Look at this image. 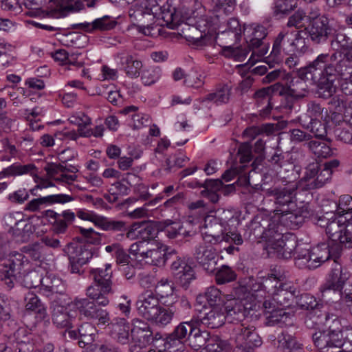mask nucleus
Returning a JSON list of instances; mask_svg holds the SVG:
<instances>
[{
	"label": "nucleus",
	"mask_w": 352,
	"mask_h": 352,
	"mask_svg": "<svg viewBox=\"0 0 352 352\" xmlns=\"http://www.w3.org/2000/svg\"><path fill=\"white\" fill-rule=\"evenodd\" d=\"M135 306L138 315L150 321L157 316L160 300L153 292L146 291L139 295Z\"/></svg>",
	"instance_id": "nucleus-20"
},
{
	"label": "nucleus",
	"mask_w": 352,
	"mask_h": 352,
	"mask_svg": "<svg viewBox=\"0 0 352 352\" xmlns=\"http://www.w3.org/2000/svg\"><path fill=\"white\" fill-rule=\"evenodd\" d=\"M252 229H259L261 236L267 240L269 248L273 250L278 258L289 259L297 251L298 245L296 236L292 233L282 234L279 232L280 226L268 221H263V224L254 222Z\"/></svg>",
	"instance_id": "nucleus-4"
},
{
	"label": "nucleus",
	"mask_w": 352,
	"mask_h": 352,
	"mask_svg": "<svg viewBox=\"0 0 352 352\" xmlns=\"http://www.w3.org/2000/svg\"><path fill=\"white\" fill-rule=\"evenodd\" d=\"M165 224L164 233L170 239H176L180 236L183 238L192 237L197 233L190 221L181 223L167 220L165 221Z\"/></svg>",
	"instance_id": "nucleus-30"
},
{
	"label": "nucleus",
	"mask_w": 352,
	"mask_h": 352,
	"mask_svg": "<svg viewBox=\"0 0 352 352\" xmlns=\"http://www.w3.org/2000/svg\"><path fill=\"white\" fill-rule=\"evenodd\" d=\"M308 148L318 158H328L335 155V148H332L324 142L311 140L307 143Z\"/></svg>",
	"instance_id": "nucleus-47"
},
{
	"label": "nucleus",
	"mask_w": 352,
	"mask_h": 352,
	"mask_svg": "<svg viewBox=\"0 0 352 352\" xmlns=\"http://www.w3.org/2000/svg\"><path fill=\"white\" fill-rule=\"evenodd\" d=\"M182 324L187 329L186 342L194 350H199L202 346H205L212 337L208 331H202L198 328L199 320L197 319L182 322Z\"/></svg>",
	"instance_id": "nucleus-24"
},
{
	"label": "nucleus",
	"mask_w": 352,
	"mask_h": 352,
	"mask_svg": "<svg viewBox=\"0 0 352 352\" xmlns=\"http://www.w3.org/2000/svg\"><path fill=\"white\" fill-rule=\"evenodd\" d=\"M173 292L174 287L166 278H162L155 285V295L160 298V300L172 296Z\"/></svg>",
	"instance_id": "nucleus-62"
},
{
	"label": "nucleus",
	"mask_w": 352,
	"mask_h": 352,
	"mask_svg": "<svg viewBox=\"0 0 352 352\" xmlns=\"http://www.w3.org/2000/svg\"><path fill=\"white\" fill-rule=\"evenodd\" d=\"M16 346L0 344V352H33L34 344L32 335L24 328L19 329L14 334Z\"/></svg>",
	"instance_id": "nucleus-28"
},
{
	"label": "nucleus",
	"mask_w": 352,
	"mask_h": 352,
	"mask_svg": "<svg viewBox=\"0 0 352 352\" xmlns=\"http://www.w3.org/2000/svg\"><path fill=\"white\" fill-rule=\"evenodd\" d=\"M323 305L308 311L305 324L309 329H316L322 325L328 329L312 335L314 345L320 352H328L332 348H340L349 343L352 346V328L343 326L339 317L323 310Z\"/></svg>",
	"instance_id": "nucleus-1"
},
{
	"label": "nucleus",
	"mask_w": 352,
	"mask_h": 352,
	"mask_svg": "<svg viewBox=\"0 0 352 352\" xmlns=\"http://www.w3.org/2000/svg\"><path fill=\"white\" fill-rule=\"evenodd\" d=\"M186 336L187 329L182 322L165 339L160 335L159 343L162 344L167 352H184Z\"/></svg>",
	"instance_id": "nucleus-25"
},
{
	"label": "nucleus",
	"mask_w": 352,
	"mask_h": 352,
	"mask_svg": "<svg viewBox=\"0 0 352 352\" xmlns=\"http://www.w3.org/2000/svg\"><path fill=\"white\" fill-rule=\"evenodd\" d=\"M98 227L104 231L111 232H126L129 229L125 221L120 220H114L103 216L101 217Z\"/></svg>",
	"instance_id": "nucleus-53"
},
{
	"label": "nucleus",
	"mask_w": 352,
	"mask_h": 352,
	"mask_svg": "<svg viewBox=\"0 0 352 352\" xmlns=\"http://www.w3.org/2000/svg\"><path fill=\"white\" fill-rule=\"evenodd\" d=\"M162 75V69L159 67H150L143 71L141 80L144 85H151L159 80Z\"/></svg>",
	"instance_id": "nucleus-60"
},
{
	"label": "nucleus",
	"mask_w": 352,
	"mask_h": 352,
	"mask_svg": "<svg viewBox=\"0 0 352 352\" xmlns=\"http://www.w3.org/2000/svg\"><path fill=\"white\" fill-rule=\"evenodd\" d=\"M136 9L133 14H130L131 16L134 15L135 18L144 16V15H153V17L160 16L167 23L173 22L175 21V13L169 8L166 9L164 7L160 6L157 0H139L135 3Z\"/></svg>",
	"instance_id": "nucleus-16"
},
{
	"label": "nucleus",
	"mask_w": 352,
	"mask_h": 352,
	"mask_svg": "<svg viewBox=\"0 0 352 352\" xmlns=\"http://www.w3.org/2000/svg\"><path fill=\"white\" fill-rule=\"evenodd\" d=\"M340 165V161L334 159L320 165L316 162L309 164L305 170L302 180L306 182L309 190L320 188L328 183L336 168Z\"/></svg>",
	"instance_id": "nucleus-9"
},
{
	"label": "nucleus",
	"mask_w": 352,
	"mask_h": 352,
	"mask_svg": "<svg viewBox=\"0 0 352 352\" xmlns=\"http://www.w3.org/2000/svg\"><path fill=\"white\" fill-rule=\"evenodd\" d=\"M346 224L337 219L334 214V217L329 222L326 232L330 240L332 242H338L342 245V241L346 237Z\"/></svg>",
	"instance_id": "nucleus-36"
},
{
	"label": "nucleus",
	"mask_w": 352,
	"mask_h": 352,
	"mask_svg": "<svg viewBox=\"0 0 352 352\" xmlns=\"http://www.w3.org/2000/svg\"><path fill=\"white\" fill-rule=\"evenodd\" d=\"M96 332V328L89 322H85L80 325L78 329L79 346L85 347L86 345L91 344L95 340Z\"/></svg>",
	"instance_id": "nucleus-49"
},
{
	"label": "nucleus",
	"mask_w": 352,
	"mask_h": 352,
	"mask_svg": "<svg viewBox=\"0 0 352 352\" xmlns=\"http://www.w3.org/2000/svg\"><path fill=\"white\" fill-rule=\"evenodd\" d=\"M294 30L284 29L275 38L272 50L267 58L270 61L278 63L282 59V53L290 54L293 52Z\"/></svg>",
	"instance_id": "nucleus-21"
},
{
	"label": "nucleus",
	"mask_w": 352,
	"mask_h": 352,
	"mask_svg": "<svg viewBox=\"0 0 352 352\" xmlns=\"http://www.w3.org/2000/svg\"><path fill=\"white\" fill-rule=\"evenodd\" d=\"M234 271L228 265H222L216 272V281L218 284H225L236 278Z\"/></svg>",
	"instance_id": "nucleus-63"
},
{
	"label": "nucleus",
	"mask_w": 352,
	"mask_h": 352,
	"mask_svg": "<svg viewBox=\"0 0 352 352\" xmlns=\"http://www.w3.org/2000/svg\"><path fill=\"white\" fill-rule=\"evenodd\" d=\"M57 6L64 10L78 12L85 8H94L96 0H55Z\"/></svg>",
	"instance_id": "nucleus-45"
},
{
	"label": "nucleus",
	"mask_w": 352,
	"mask_h": 352,
	"mask_svg": "<svg viewBox=\"0 0 352 352\" xmlns=\"http://www.w3.org/2000/svg\"><path fill=\"white\" fill-rule=\"evenodd\" d=\"M157 230L155 226L147 222H135L129 228L126 236L130 239H140V241H148L156 237Z\"/></svg>",
	"instance_id": "nucleus-29"
},
{
	"label": "nucleus",
	"mask_w": 352,
	"mask_h": 352,
	"mask_svg": "<svg viewBox=\"0 0 352 352\" xmlns=\"http://www.w3.org/2000/svg\"><path fill=\"white\" fill-rule=\"evenodd\" d=\"M25 301L26 310L35 312L41 320L47 318L46 307L35 294L28 292L25 294Z\"/></svg>",
	"instance_id": "nucleus-42"
},
{
	"label": "nucleus",
	"mask_w": 352,
	"mask_h": 352,
	"mask_svg": "<svg viewBox=\"0 0 352 352\" xmlns=\"http://www.w3.org/2000/svg\"><path fill=\"white\" fill-rule=\"evenodd\" d=\"M239 214L235 210H218L215 215L204 218L202 238L205 242L218 244L222 241L241 245L250 238V234L242 235L238 230L241 224Z\"/></svg>",
	"instance_id": "nucleus-2"
},
{
	"label": "nucleus",
	"mask_w": 352,
	"mask_h": 352,
	"mask_svg": "<svg viewBox=\"0 0 352 352\" xmlns=\"http://www.w3.org/2000/svg\"><path fill=\"white\" fill-rule=\"evenodd\" d=\"M68 121L69 123L78 126V131L80 133V130H85V127L91 124V118L85 113L79 111L71 115Z\"/></svg>",
	"instance_id": "nucleus-64"
},
{
	"label": "nucleus",
	"mask_w": 352,
	"mask_h": 352,
	"mask_svg": "<svg viewBox=\"0 0 352 352\" xmlns=\"http://www.w3.org/2000/svg\"><path fill=\"white\" fill-rule=\"evenodd\" d=\"M235 352H254L262 345L263 341L254 326L239 323L233 329Z\"/></svg>",
	"instance_id": "nucleus-12"
},
{
	"label": "nucleus",
	"mask_w": 352,
	"mask_h": 352,
	"mask_svg": "<svg viewBox=\"0 0 352 352\" xmlns=\"http://www.w3.org/2000/svg\"><path fill=\"white\" fill-rule=\"evenodd\" d=\"M232 295L234 298L226 302L223 309L226 317L230 322L242 321L250 314V311L256 309V302L246 285L235 287Z\"/></svg>",
	"instance_id": "nucleus-5"
},
{
	"label": "nucleus",
	"mask_w": 352,
	"mask_h": 352,
	"mask_svg": "<svg viewBox=\"0 0 352 352\" xmlns=\"http://www.w3.org/2000/svg\"><path fill=\"white\" fill-rule=\"evenodd\" d=\"M170 271L177 283L185 289L196 278L193 268L184 257L177 256L171 263Z\"/></svg>",
	"instance_id": "nucleus-22"
},
{
	"label": "nucleus",
	"mask_w": 352,
	"mask_h": 352,
	"mask_svg": "<svg viewBox=\"0 0 352 352\" xmlns=\"http://www.w3.org/2000/svg\"><path fill=\"white\" fill-rule=\"evenodd\" d=\"M130 327L125 320L121 319L120 322L113 324L112 331L118 342L124 344L129 340Z\"/></svg>",
	"instance_id": "nucleus-56"
},
{
	"label": "nucleus",
	"mask_w": 352,
	"mask_h": 352,
	"mask_svg": "<svg viewBox=\"0 0 352 352\" xmlns=\"http://www.w3.org/2000/svg\"><path fill=\"white\" fill-rule=\"evenodd\" d=\"M104 268H92L90 274L94 282L103 286L104 289L113 290L111 265L107 263Z\"/></svg>",
	"instance_id": "nucleus-35"
},
{
	"label": "nucleus",
	"mask_w": 352,
	"mask_h": 352,
	"mask_svg": "<svg viewBox=\"0 0 352 352\" xmlns=\"http://www.w3.org/2000/svg\"><path fill=\"white\" fill-rule=\"evenodd\" d=\"M204 241L197 244L193 252V256L197 263L206 272H213L216 269L217 254L215 249L207 245Z\"/></svg>",
	"instance_id": "nucleus-23"
},
{
	"label": "nucleus",
	"mask_w": 352,
	"mask_h": 352,
	"mask_svg": "<svg viewBox=\"0 0 352 352\" xmlns=\"http://www.w3.org/2000/svg\"><path fill=\"white\" fill-rule=\"evenodd\" d=\"M227 320L223 306H214L205 313L199 323L210 329L221 327Z\"/></svg>",
	"instance_id": "nucleus-34"
},
{
	"label": "nucleus",
	"mask_w": 352,
	"mask_h": 352,
	"mask_svg": "<svg viewBox=\"0 0 352 352\" xmlns=\"http://www.w3.org/2000/svg\"><path fill=\"white\" fill-rule=\"evenodd\" d=\"M157 250L150 251L148 254H145L146 262L155 266H163L166 260V246L164 245Z\"/></svg>",
	"instance_id": "nucleus-57"
},
{
	"label": "nucleus",
	"mask_w": 352,
	"mask_h": 352,
	"mask_svg": "<svg viewBox=\"0 0 352 352\" xmlns=\"http://www.w3.org/2000/svg\"><path fill=\"white\" fill-rule=\"evenodd\" d=\"M296 304L302 309L311 311L319 307H322V304L320 303L316 298L307 293L302 294L297 298Z\"/></svg>",
	"instance_id": "nucleus-59"
},
{
	"label": "nucleus",
	"mask_w": 352,
	"mask_h": 352,
	"mask_svg": "<svg viewBox=\"0 0 352 352\" xmlns=\"http://www.w3.org/2000/svg\"><path fill=\"white\" fill-rule=\"evenodd\" d=\"M131 337L135 342L138 343L140 347H145L150 344L153 345L156 342L159 343L160 333L153 334L151 329L140 330L138 328H133Z\"/></svg>",
	"instance_id": "nucleus-39"
},
{
	"label": "nucleus",
	"mask_w": 352,
	"mask_h": 352,
	"mask_svg": "<svg viewBox=\"0 0 352 352\" xmlns=\"http://www.w3.org/2000/svg\"><path fill=\"white\" fill-rule=\"evenodd\" d=\"M298 120L301 126L313 133L315 138L324 139L327 136V124L322 123L320 119L309 120L307 117H299Z\"/></svg>",
	"instance_id": "nucleus-40"
},
{
	"label": "nucleus",
	"mask_w": 352,
	"mask_h": 352,
	"mask_svg": "<svg viewBox=\"0 0 352 352\" xmlns=\"http://www.w3.org/2000/svg\"><path fill=\"white\" fill-rule=\"evenodd\" d=\"M309 32L305 29L294 30L292 53H304L308 48Z\"/></svg>",
	"instance_id": "nucleus-52"
},
{
	"label": "nucleus",
	"mask_w": 352,
	"mask_h": 352,
	"mask_svg": "<svg viewBox=\"0 0 352 352\" xmlns=\"http://www.w3.org/2000/svg\"><path fill=\"white\" fill-rule=\"evenodd\" d=\"M329 245L322 243L311 250L308 244L300 243L295 253V265L300 269L314 270L330 257Z\"/></svg>",
	"instance_id": "nucleus-8"
},
{
	"label": "nucleus",
	"mask_w": 352,
	"mask_h": 352,
	"mask_svg": "<svg viewBox=\"0 0 352 352\" xmlns=\"http://www.w3.org/2000/svg\"><path fill=\"white\" fill-rule=\"evenodd\" d=\"M25 256L19 252H11L8 258L0 263V278L4 283L7 289H12L19 279L25 287H37L42 285L43 276L37 271L25 272V267L28 265Z\"/></svg>",
	"instance_id": "nucleus-3"
},
{
	"label": "nucleus",
	"mask_w": 352,
	"mask_h": 352,
	"mask_svg": "<svg viewBox=\"0 0 352 352\" xmlns=\"http://www.w3.org/2000/svg\"><path fill=\"white\" fill-rule=\"evenodd\" d=\"M182 32L184 37L188 42L197 46H202L206 44L204 41L206 35L199 32L194 25H186V28H182Z\"/></svg>",
	"instance_id": "nucleus-55"
},
{
	"label": "nucleus",
	"mask_w": 352,
	"mask_h": 352,
	"mask_svg": "<svg viewBox=\"0 0 352 352\" xmlns=\"http://www.w3.org/2000/svg\"><path fill=\"white\" fill-rule=\"evenodd\" d=\"M74 200V197L66 194L52 195L33 199L27 204L25 210L36 212L41 209V206L47 204H65Z\"/></svg>",
	"instance_id": "nucleus-33"
},
{
	"label": "nucleus",
	"mask_w": 352,
	"mask_h": 352,
	"mask_svg": "<svg viewBox=\"0 0 352 352\" xmlns=\"http://www.w3.org/2000/svg\"><path fill=\"white\" fill-rule=\"evenodd\" d=\"M277 347L285 352H302L301 344L289 334L285 332L281 333L277 337Z\"/></svg>",
	"instance_id": "nucleus-48"
},
{
	"label": "nucleus",
	"mask_w": 352,
	"mask_h": 352,
	"mask_svg": "<svg viewBox=\"0 0 352 352\" xmlns=\"http://www.w3.org/2000/svg\"><path fill=\"white\" fill-rule=\"evenodd\" d=\"M305 30L309 32L311 41L316 44L324 43L331 36L335 34V29L330 23V20L324 15L313 19Z\"/></svg>",
	"instance_id": "nucleus-17"
},
{
	"label": "nucleus",
	"mask_w": 352,
	"mask_h": 352,
	"mask_svg": "<svg viewBox=\"0 0 352 352\" xmlns=\"http://www.w3.org/2000/svg\"><path fill=\"white\" fill-rule=\"evenodd\" d=\"M231 95V87L226 84L219 85L204 98L203 102H211L217 105H221L229 102Z\"/></svg>",
	"instance_id": "nucleus-37"
},
{
	"label": "nucleus",
	"mask_w": 352,
	"mask_h": 352,
	"mask_svg": "<svg viewBox=\"0 0 352 352\" xmlns=\"http://www.w3.org/2000/svg\"><path fill=\"white\" fill-rule=\"evenodd\" d=\"M50 309L52 322L57 328L68 329L72 327L73 318L67 307L57 301L52 302Z\"/></svg>",
	"instance_id": "nucleus-31"
},
{
	"label": "nucleus",
	"mask_w": 352,
	"mask_h": 352,
	"mask_svg": "<svg viewBox=\"0 0 352 352\" xmlns=\"http://www.w3.org/2000/svg\"><path fill=\"white\" fill-rule=\"evenodd\" d=\"M75 214L71 210H65L61 213V216L55 221H51L53 225V230L56 234H64L67 227L75 219Z\"/></svg>",
	"instance_id": "nucleus-50"
},
{
	"label": "nucleus",
	"mask_w": 352,
	"mask_h": 352,
	"mask_svg": "<svg viewBox=\"0 0 352 352\" xmlns=\"http://www.w3.org/2000/svg\"><path fill=\"white\" fill-rule=\"evenodd\" d=\"M314 61L324 69V72L330 76H344L352 73V53L347 52L344 54L325 53L319 54Z\"/></svg>",
	"instance_id": "nucleus-6"
},
{
	"label": "nucleus",
	"mask_w": 352,
	"mask_h": 352,
	"mask_svg": "<svg viewBox=\"0 0 352 352\" xmlns=\"http://www.w3.org/2000/svg\"><path fill=\"white\" fill-rule=\"evenodd\" d=\"M276 292L272 298L274 302L283 307L290 306L294 298L299 295L298 288L291 282H285Z\"/></svg>",
	"instance_id": "nucleus-32"
},
{
	"label": "nucleus",
	"mask_w": 352,
	"mask_h": 352,
	"mask_svg": "<svg viewBox=\"0 0 352 352\" xmlns=\"http://www.w3.org/2000/svg\"><path fill=\"white\" fill-rule=\"evenodd\" d=\"M241 26L239 21L235 18L230 19L227 22V28L218 34L217 38H224L226 36H229L231 41H236L239 40L241 36Z\"/></svg>",
	"instance_id": "nucleus-51"
},
{
	"label": "nucleus",
	"mask_w": 352,
	"mask_h": 352,
	"mask_svg": "<svg viewBox=\"0 0 352 352\" xmlns=\"http://www.w3.org/2000/svg\"><path fill=\"white\" fill-rule=\"evenodd\" d=\"M331 45L335 50H351L352 53V28L336 33Z\"/></svg>",
	"instance_id": "nucleus-46"
},
{
	"label": "nucleus",
	"mask_w": 352,
	"mask_h": 352,
	"mask_svg": "<svg viewBox=\"0 0 352 352\" xmlns=\"http://www.w3.org/2000/svg\"><path fill=\"white\" fill-rule=\"evenodd\" d=\"M308 69V65L297 70L295 76H289L287 78L286 85L282 88L280 94H288L296 98H304L309 94V87L306 80H310L309 74L301 75L305 73Z\"/></svg>",
	"instance_id": "nucleus-15"
},
{
	"label": "nucleus",
	"mask_w": 352,
	"mask_h": 352,
	"mask_svg": "<svg viewBox=\"0 0 352 352\" xmlns=\"http://www.w3.org/2000/svg\"><path fill=\"white\" fill-rule=\"evenodd\" d=\"M243 34L248 47L252 50L249 60L257 61L267 54L269 45L264 43L267 35V29L259 24L243 25Z\"/></svg>",
	"instance_id": "nucleus-11"
},
{
	"label": "nucleus",
	"mask_w": 352,
	"mask_h": 352,
	"mask_svg": "<svg viewBox=\"0 0 352 352\" xmlns=\"http://www.w3.org/2000/svg\"><path fill=\"white\" fill-rule=\"evenodd\" d=\"M212 16L208 18L206 16H203L199 19V20L196 22L195 27L197 28V30L206 36L207 33L209 32V28L212 25H217L218 23L221 22V19H224L225 16L222 17H219L218 19L216 16V14L212 10Z\"/></svg>",
	"instance_id": "nucleus-58"
},
{
	"label": "nucleus",
	"mask_w": 352,
	"mask_h": 352,
	"mask_svg": "<svg viewBox=\"0 0 352 352\" xmlns=\"http://www.w3.org/2000/svg\"><path fill=\"white\" fill-rule=\"evenodd\" d=\"M348 279V275L342 272V268L340 263L333 261V264L329 273L327 282L321 287L320 292L322 296L332 290L334 292H340L344 284Z\"/></svg>",
	"instance_id": "nucleus-27"
},
{
	"label": "nucleus",
	"mask_w": 352,
	"mask_h": 352,
	"mask_svg": "<svg viewBox=\"0 0 352 352\" xmlns=\"http://www.w3.org/2000/svg\"><path fill=\"white\" fill-rule=\"evenodd\" d=\"M274 216L283 226L294 229L302 222V217L298 214L296 208L286 212H277Z\"/></svg>",
	"instance_id": "nucleus-44"
},
{
	"label": "nucleus",
	"mask_w": 352,
	"mask_h": 352,
	"mask_svg": "<svg viewBox=\"0 0 352 352\" xmlns=\"http://www.w3.org/2000/svg\"><path fill=\"white\" fill-rule=\"evenodd\" d=\"M284 283L280 272L274 270L267 276L251 280L249 285L246 286L255 301L260 302L263 299L272 298Z\"/></svg>",
	"instance_id": "nucleus-10"
},
{
	"label": "nucleus",
	"mask_w": 352,
	"mask_h": 352,
	"mask_svg": "<svg viewBox=\"0 0 352 352\" xmlns=\"http://www.w3.org/2000/svg\"><path fill=\"white\" fill-rule=\"evenodd\" d=\"M71 311H78L81 318L96 322L98 324L106 325L110 322V316L107 309L102 308L94 300L85 297H74L67 303Z\"/></svg>",
	"instance_id": "nucleus-7"
},
{
	"label": "nucleus",
	"mask_w": 352,
	"mask_h": 352,
	"mask_svg": "<svg viewBox=\"0 0 352 352\" xmlns=\"http://www.w3.org/2000/svg\"><path fill=\"white\" fill-rule=\"evenodd\" d=\"M254 98L258 108H260L259 114L265 118L270 115L272 109L270 102V93L268 88H263L255 92Z\"/></svg>",
	"instance_id": "nucleus-43"
},
{
	"label": "nucleus",
	"mask_w": 352,
	"mask_h": 352,
	"mask_svg": "<svg viewBox=\"0 0 352 352\" xmlns=\"http://www.w3.org/2000/svg\"><path fill=\"white\" fill-rule=\"evenodd\" d=\"M310 75V80L317 86V94L320 98H329L336 92V87L334 85L336 78L330 76L324 72V69L313 60L308 64V69L305 70Z\"/></svg>",
	"instance_id": "nucleus-13"
},
{
	"label": "nucleus",
	"mask_w": 352,
	"mask_h": 352,
	"mask_svg": "<svg viewBox=\"0 0 352 352\" xmlns=\"http://www.w3.org/2000/svg\"><path fill=\"white\" fill-rule=\"evenodd\" d=\"M41 289L44 294L50 298L53 302H57L58 296L66 297L67 285L61 278L54 274H46Z\"/></svg>",
	"instance_id": "nucleus-26"
},
{
	"label": "nucleus",
	"mask_w": 352,
	"mask_h": 352,
	"mask_svg": "<svg viewBox=\"0 0 352 352\" xmlns=\"http://www.w3.org/2000/svg\"><path fill=\"white\" fill-rule=\"evenodd\" d=\"M37 172L38 170L34 164H21L16 162L3 168L0 172V179L30 174L34 177L36 182H37L38 179H40V183L36 186L37 188L43 189L55 186L51 181L39 178L37 175Z\"/></svg>",
	"instance_id": "nucleus-18"
},
{
	"label": "nucleus",
	"mask_w": 352,
	"mask_h": 352,
	"mask_svg": "<svg viewBox=\"0 0 352 352\" xmlns=\"http://www.w3.org/2000/svg\"><path fill=\"white\" fill-rule=\"evenodd\" d=\"M212 11L216 14L217 19L223 16L232 13L235 8L234 0H212Z\"/></svg>",
	"instance_id": "nucleus-54"
},
{
	"label": "nucleus",
	"mask_w": 352,
	"mask_h": 352,
	"mask_svg": "<svg viewBox=\"0 0 352 352\" xmlns=\"http://www.w3.org/2000/svg\"><path fill=\"white\" fill-rule=\"evenodd\" d=\"M155 316V318L150 321L155 322L156 324L165 327L170 324L173 317L180 318L181 313L177 306H170L168 307H163L161 305Z\"/></svg>",
	"instance_id": "nucleus-41"
},
{
	"label": "nucleus",
	"mask_w": 352,
	"mask_h": 352,
	"mask_svg": "<svg viewBox=\"0 0 352 352\" xmlns=\"http://www.w3.org/2000/svg\"><path fill=\"white\" fill-rule=\"evenodd\" d=\"M114 60L119 69L124 72L126 76L131 78L140 76L143 63L137 55L121 51L114 56Z\"/></svg>",
	"instance_id": "nucleus-19"
},
{
	"label": "nucleus",
	"mask_w": 352,
	"mask_h": 352,
	"mask_svg": "<svg viewBox=\"0 0 352 352\" xmlns=\"http://www.w3.org/2000/svg\"><path fill=\"white\" fill-rule=\"evenodd\" d=\"M93 253L91 249L86 245H78L76 248L75 253L69 257L74 258V262L80 263V265L87 264L92 258Z\"/></svg>",
	"instance_id": "nucleus-61"
},
{
	"label": "nucleus",
	"mask_w": 352,
	"mask_h": 352,
	"mask_svg": "<svg viewBox=\"0 0 352 352\" xmlns=\"http://www.w3.org/2000/svg\"><path fill=\"white\" fill-rule=\"evenodd\" d=\"M113 290H104L103 286L99 285V284L93 282L91 285L87 287L85 289L86 298L94 300L99 305L105 307L109 305V299L107 295L113 294Z\"/></svg>",
	"instance_id": "nucleus-38"
},
{
	"label": "nucleus",
	"mask_w": 352,
	"mask_h": 352,
	"mask_svg": "<svg viewBox=\"0 0 352 352\" xmlns=\"http://www.w3.org/2000/svg\"><path fill=\"white\" fill-rule=\"evenodd\" d=\"M296 184H287L283 187H274L267 190L266 194L274 198V214L289 212L296 208Z\"/></svg>",
	"instance_id": "nucleus-14"
}]
</instances>
